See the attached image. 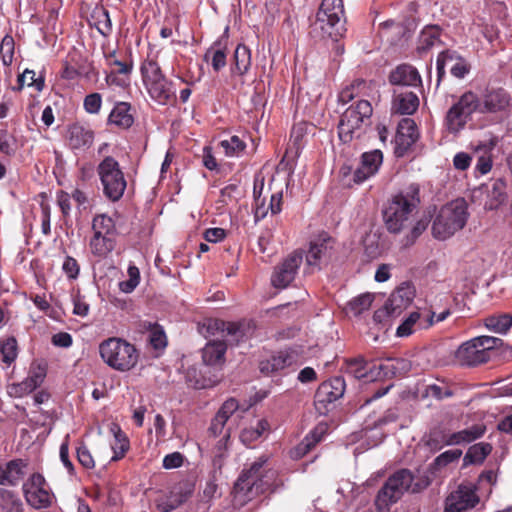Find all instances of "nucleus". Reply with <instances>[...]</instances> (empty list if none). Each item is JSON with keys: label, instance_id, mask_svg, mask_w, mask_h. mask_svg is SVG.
Returning a JSON list of instances; mask_svg holds the SVG:
<instances>
[{"label": "nucleus", "instance_id": "nucleus-46", "mask_svg": "<svg viewBox=\"0 0 512 512\" xmlns=\"http://www.w3.org/2000/svg\"><path fill=\"white\" fill-rule=\"evenodd\" d=\"M373 299L374 296L371 293L361 294L348 302L347 309L353 315L358 316L370 308Z\"/></svg>", "mask_w": 512, "mask_h": 512}, {"label": "nucleus", "instance_id": "nucleus-38", "mask_svg": "<svg viewBox=\"0 0 512 512\" xmlns=\"http://www.w3.org/2000/svg\"><path fill=\"white\" fill-rule=\"evenodd\" d=\"M91 25L94 26L103 37H109L113 31L109 12L103 6H96L93 9L91 13Z\"/></svg>", "mask_w": 512, "mask_h": 512}, {"label": "nucleus", "instance_id": "nucleus-18", "mask_svg": "<svg viewBox=\"0 0 512 512\" xmlns=\"http://www.w3.org/2000/svg\"><path fill=\"white\" fill-rule=\"evenodd\" d=\"M478 502L479 498L472 487L460 485L446 498L445 512H463L475 507Z\"/></svg>", "mask_w": 512, "mask_h": 512}, {"label": "nucleus", "instance_id": "nucleus-50", "mask_svg": "<svg viewBox=\"0 0 512 512\" xmlns=\"http://www.w3.org/2000/svg\"><path fill=\"white\" fill-rule=\"evenodd\" d=\"M0 497L3 501V509H5L6 512L23 511V503L14 492L2 489L0 490Z\"/></svg>", "mask_w": 512, "mask_h": 512}, {"label": "nucleus", "instance_id": "nucleus-21", "mask_svg": "<svg viewBox=\"0 0 512 512\" xmlns=\"http://www.w3.org/2000/svg\"><path fill=\"white\" fill-rule=\"evenodd\" d=\"M334 239L328 234H321L317 239L310 242L306 254V262L309 266L319 267L322 260L329 259L332 255Z\"/></svg>", "mask_w": 512, "mask_h": 512}, {"label": "nucleus", "instance_id": "nucleus-24", "mask_svg": "<svg viewBox=\"0 0 512 512\" xmlns=\"http://www.w3.org/2000/svg\"><path fill=\"white\" fill-rule=\"evenodd\" d=\"M228 28L212 43L204 54V61L210 63L215 72L222 70L227 64Z\"/></svg>", "mask_w": 512, "mask_h": 512}, {"label": "nucleus", "instance_id": "nucleus-37", "mask_svg": "<svg viewBox=\"0 0 512 512\" xmlns=\"http://www.w3.org/2000/svg\"><path fill=\"white\" fill-rule=\"evenodd\" d=\"M227 344L224 341L208 342L202 350V359L207 365L221 364L225 360Z\"/></svg>", "mask_w": 512, "mask_h": 512}, {"label": "nucleus", "instance_id": "nucleus-62", "mask_svg": "<svg viewBox=\"0 0 512 512\" xmlns=\"http://www.w3.org/2000/svg\"><path fill=\"white\" fill-rule=\"evenodd\" d=\"M73 314L81 317H85L89 313V305L85 301L84 296L78 292L73 296Z\"/></svg>", "mask_w": 512, "mask_h": 512}, {"label": "nucleus", "instance_id": "nucleus-43", "mask_svg": "<svg viewBox=\"0 0 512 512\" xmlns=\"http://www.w3.org/2000/svg\"><path fill=\"white\" fill-rule=\"evenodd\" d=\"M111 432L114 434V443L111 445L114 455L111 460L118 461L122 459L129 450L130 442L119 425L113 424Z\"/></svg>", "mask_w": 512, "mask_h": 512}, {"label": "nucleus", "instance_id": "nucleus-9", "mask_svg": "<svg viewBox=\"0 0 512 512\" xmlns=\"http://www.w3.org/2000/svg\"><path fill=\"white\" fill-rule=\"evenodd\" d=\"M27 503L35 509L48 508L52 504V494L45 478L40 473H33L23 485Z\"/></svg>", "mask_w": 512, "mask_h": 512}, {"label": "nucleus", "instance_id": "nucleus-28", "mask_svg": "<svg viewBox=\"0 0 512 512\" xmlns=\"http://www.w3.org/2000/svg\"><path fill=\"white\" fill-rule=\"evenodd\" d=\"M150 97L160 105L176 101L174 84L166 76L146 88Z\"/></svg>", "mask_w": 512, "mask_h": 512}, {"label": "nucleus", "instance_id": "nucleus-53", "mask_svg": "<svg viewBox=\"0 0 512 512\" xmlns=\"http://www.w3.org/2000/svg\"><path fill=\"white\" fill-rule=\"evenodd\" d=\"M102 107V95L98 92L87 94L83 100V108L88 114H98Z\"/></svg>", "mask_w": 512, "mask_h": 512}, {"label": "nucleus", "instance_id": "nucleus-17", "mask_svg": "<svg viewBox=\"0 0 512 512\" xmlns=\"http://www.w3.org/2000/svg\"><path fill=\"white\" fill-rule=\"evenodd\" d=\"M396 490L403 496L406 492L418 493L430 484L427 476L416 478L408 469H400L388 477Z\"/></svg>", "mask_w": 512, "mask_h": 512}, {"label": "nucleus", "instance_id": "nucleus-12", "mask_svg": "<svg viewBox=\"0 0 512 512\" xmlns=\"http://www.w3.org/2000/svg\"><path fill=\"white\" fill-rule=\"evenodd\" d=\"M302 260L303 255L299 251H294L288 255L281 263L275 266L271 276L272 285L279 289L288 287L295 279Z\"/></svg>", "mask_w": 512, "mask_h": 512}, {"label": "nucleus", "instance_id": "nucleus-47", "mask_svg": "<svg viewBox=\"0 0 512 512\" xmlns=\"http://www.w3.org/2000/svg\"><path fill=\"white\" fill-rule=\"evenodd\" d=\"M219 145L228 157H238L246 149V143L236 135L220 141Z\"/></svg>", "mask_w": 512, "mask_h": 512}, {"label": "nucleus", "instance_id": "nucleus-29", "mask_svg": "<svg viewBox=\"0 0 512 512\" xmlns=\"http://www.w3.org/2000/svg\"><path fill=\"white\" fill-rule=\"evenodd\" d=\"M389 82L396 86H418L421 76L418 70L410 64H400L390 72Z\"/></svg>", "mask_w": 512, "mask_h": 512}, {"label": "nucleus", "instance_id": "nucleus-4", "mask_svg": "<svg viewBox=\"0 0 512 512\" xmlns=\"http://www.w3.org/2000/svg\"><path fill=\"white\" fill-rule=\"evenodd\" d=\"M99 353L109 367L120 372L133 369L139 360V352L136 347L118 337H111L101 342Z\"/></svg>", "mask_w": 512, "mask_h": 512}, {"label": "nucleus", "instance_id": "nucleus-14", "mask_svg": "<svg viewBox=\"0 0 512 512\" xmlns=\"http://www.w3.org/2000/svg\"><path fill=\"white\" fill-rule=\"evenodd\" d=\"M419 132L415 121L411 118H403L397 126L394 138V154L397 158L404 157L416 143Z\"/></svg>", "mask_w": 512, "mask_h": 512}, {"label": "nucleus", "instance_id": "nucleus-52", "mask_svg": "<svg viewBox=\"0 0 512 512\" xmlns=\"http://www.w3.org/2000/svg\"><path fill=\"white\" fill-rule=\"evenodd\" d=\"M2 361L10 365L17 357V341L11 337L4 341L1 346Z\"/></svg>", "mask_w": 512, "mask_h": 512}, {"label": "nucleus", "instance_id": "nucleus-44", "mask_svg": "<svg viewBox=\"0 0 512 512\" xmlns=\"http://www.w3.org/2000/svg\"><path fill=\"white\" fill-rule=\"evenodd\" d=\"M491 451L492 445L486 442L470 446L463 459L464 465L482 464Z\"/></svg>", "mask_w": 512, "mask_h": 512}, {"label": "nucleus", "instance_id": "nucleus-25", "mask_svg": "<svg viewBox=\"0 0 512 512\" xmlns=\"http://www.w3.org/2000/svg\"><path fill=\"white\" fill-rule=\"evenodd\" d=\"M110 71L106 73L105 81L109 86H116L126 89L131 84V75L134 68V63L131 58L121 60L114 67H109Z\"/></svg>", "mask_w": 512, "mask_h": 512}, {"label": "nucleus", "instance_id": "nucleus-23", "mask_svg": "<svg viewBox=\"0 0 512 512\" xmlns=\"http://www.w3.org/2000/svg\"><path fill=\"white\" fill-rule=\"evenodd\" d=\"M382 162L383 154L378 149L363 153L361 156V164L354 171L353 181L357 184L363 183L378 172Z\"/></svg>", "mask_w": 512, "mask_h": 512}, {"label": "nucleus", "instance_id": "nucleus-51", "mask_svg": "<svg viewBox=\"0 0 512 512\" xmlns=\"http://www.w3.org/2000/svg\"><path fill=\"white\" fill-rule=\"evenodd\" d=\"M18 82L21 87L23 85H27L29 87H34L39 92L44 88V78H36V73L29 69H26L21 75H19Z\"/></svg>", "mask_w": 512, "mask_h": 512}, {"label": "nucleus", "instance_id": "nucleus-15", "mask_svg": "<svg viewBox=\"0 0 512 512\" xmlns=\"http://www.w3.org/2000/svg\"><path fill=\"white\" fill-rule=\"evenodd\" d=\"M193 489L187 482L174 485L168 493L155 500L156 508L161 512H171L185 503L192 495Z\"/></svg>", "mask_w": 512, "mask_h": 512}, {"label": "nucleus", "instance_id": "nucleus-61", "mask_svg": "<svg viewBox=\"0 0 512 512\" xmlns=\"http://www.w3.org/2000/svg\"><path fill=\"white\" fill-rule=\"evenodd\" d=\"M62 269L68 278L76 279L79 275L80 266L75 258L67 256L63 262Z\"/></svg>", "mask_w": 512, "mask_h": 512}, {"label": "nucleus", "instance_id": "nucleus-45", "mask_svg": "<svg viewBox=\"0 0 512 512\" xmlns=\"http://www.w3.org/2000/svg\"><path fill=\"white\" fill-rule=\"evenodd\" d=\"M322 434L323 429L319 432L318 427L311 431L295 448V457L300 458L310 452L321 441Z\"/></svg>", "mask_w": 512, "mask_h": 512}, {"label": "nucleus", "instance_id": "nucleus-19", "mask_svg": "<svg viewBox=\"0 0 512 512\" xmlns=\"http://www.w3.org/2000/svg\"><path fill=\"white\" fill-rule=\"evenodd\" d=\"M410 369V361L404 358H388L371 365V373L375 374V381L404 376Z\"/></svg>", "mask_w": 512, "mask_h": 512}, {"label": "nucleus", "instance_id": "nucleus-2", "mask_svg": "<svg viewBox=\"0 0 512 512\" xmlns=\"http://www.w3.org/2000/svg\"><path fill=\"white\" fill-rule=\"evenodd\" d=\"M267 459L260 457L248 469H244L234 484L236 496L241 495L244 500L266 492L273 493L283 486V481L277 479V471L266 468Z\"/></svg>", "mask_w": 512, "mask_h": 512}, {"label": "nucleus", "instance_id": "nucleus-32", "mask_svg": "<svg viewBox=\"0 0 512 512\" xmlns=\"http://www.w3.org/2000/svg\"><path fill=\"white\" fill-rule=\"evenodd\" d=\"M27 466L22 459H13L0 467V485L16 486L24 477V468Z\"/></svg>", "mask_w": 512, "mask_h": 512}, {"label": "nucleus", "instance_id": "nucleus-27", "mask_svg": "<svg viewBox=\"0 0 512 512\" xmlns=\"http://www.w3.org/2000/svg\"><path fill=\"white\" fill-rule=\"evenodd\" d=\"M419 107V98L413 91L407 89L394 90L392 111L400 115H412Z\"/></svg>", "mask_w": 512, "mask_h": 512}, {"label": "nucleus", "instance_id": "nucleus-16", "mask_svg": "<svg viewBox=\"0 0 512 512\" xmlns=\"http://www.w3.org/2000/svg\"><path fill=\"white\" fill-rule=\"evenodd\" d=\"M435 312L430 310L411 312L397 327L398 337H408L419 330H427L434 325Z\"/></svg>", "mask_w": 512, "mask_h": 512}, {"label": "nucleus", "instance_id": "nucleus-6", "mask_svg": "<svg viewBox=\"0 0 512 512\" xmlns=\"http://www.w3.org/2000/svg\"><path fill=\"white\" fill-rule=\"evenodd\" d=\"M96 171L104 195L112 202L120 200L126 190L127 181L119 162L112 156H105L97 165Z\"/></svg>", "mask_w": 512, "mask_h": 512}, {"label": "nucleus", "instance_id": "nucleus-26", "mask_svg": "<svg viewBox=\"0 0 512 512\" xmlns=\"http://www.w3.org/2000/svg\"><path fill=\"white\" fill-rule=\"evenodd\" d=\"M94 131L83 124L73 123L67 130V142L72 150H85L94 142Z\"/></svg>", "mask_w": 512, "mask_h": 512}, {"label": "nucleus", "instance_id": "nucleus-39", "mask_svg": "<svg viewBox=\"0 0 512 512\" xmlns=\"http://www.w3.org/2000/svg\"><path fill=\"white\" fill-rule=\"evenodd\" d=\"M251 67V52L244 44H238L233 55L231 72L237 75H245Z\"/></svg>", "mask_w": 512, "mask_h": 512}, {"label": "nucleus", "instance_id": "nucleus-8", "mask_svg": "<svg viewBox=\"0 0 512 512\" xmlns=\"http://www.w3.org/2000/svg\"><path fill=\"white\" fill-rule=\"evenodd\" d=\"M373 109L369 101L359 100L348 107L341 116L338 124V134L342 142H350L354 134L364 125H368Z\"/></svg>", "mask_w": 512, "mask_h": 512}, {"label": "nucleus", "instance_id": "nucleus-10", "mask_svg": "<svg viewBox=\"0 0 512 512\" xmlns=\"http://www.w3.org/2000/svg\"><path fill=\"white\" fill-rule=\"evenodd\" d=\"M414 293L410 287H399L385 302L383 308L374 313V320L382 322L388 317L399 316L413 301Z\"/></svg>", "mask_w": 512, "mask_h": 512}, {"label": "nucleus", "instance_id": "nucleus-22", "mask_svg": "<svg viewBox=\"0 0 512 512\" xmlns=\"http://www.w3.org/2000/svg\"><path fill=\"white\" fill-rule=\"evenodd\" d=\"M456 359L460 364L466 366H477L486 363L490 359V354L485 349L478 346L474 338L463 343L456 351Z\"/></svg>", "mask_w": 512, "mask_h": 512}, {"label": "nucleus", "instance_id": "nucleus-31", "mask_svg": "<svg viewBox=\"0 0 512 512\" xmlns=\"http://www.w3.org/2000/svg\"><path fill=\"white\" fill-rule=\"evenodd\" d=\"M510 102L509 94L503 88L487 89L483 96L481 112H498L504 110Z\"/></svg>", "mask_w": 512, "mask_h": 512}, {"label": "nucleus", "instance_id": "nucleus-40", "mask_svg": "<svg viewBox=\"0 0 512 512\" xmlns=\"http://www.w3.org/2000/svg\"><path fill=\"white\" fill-rule=\"evenodd\" d=\"M485 327L498 334H507L512 327V313H495L484 318Z\"/></svg>", "mask_w": 512, "mask_h": 512}, {"label": "nucleus", "instance_id": "nucleus-42", "mask_svg": "<svg viewBox=\"0 0 512 512\" xmlns=\"http://www.w3.org/2000/svg\"><path fill=\"white\" fill-rule=\"evenodd\" d=\"M346 372L355 379L375 381V374L371 373V367L367 368V362L363 357L346 360Z\"/></svg>", "mask_w": 512, "mask_h": 512}, {"label": "nucleus", "instance_id": "nucleus-30", "mask_svg": "<svg viewBox=\"0 0 512 512\" xmlns=\"http://www.w3.org/2000/svg\"><path fill=\"white\" fill-rule=\"evenodd\" d=\"M117 231H110L109 234L93 233L89 241L91 253L99 258H105L116 247Z\"/></svg>", "mask_w": 512, "mask_h": 512}, {"label": "nucleus", "instance_id": "nucleus-33", "mask_svg": "<svg viewBox=\"0 0 512 512\" xmlns=\"http://www.w3.org/2000/svg\"><path fill=\"white\" fill-rule=\"evenodd\" d=\"M132 106L128 102H117L111 110L107 122L121 129H129L134 123Z\"/></svg>", "mask_w": 512, "mask_h": 512}, {"label": "nucleus", "instance_id": "nucleus-59", "mask_svg": "<svg viewBox=\"0 0 512 512\" xmlns=\"http://www.w3.org/2000/svg\"><path fill=\"white\" fill-rule=\"evenodd\" d=\"M77 460L85 469H93L95 467V461L91 455V452L84 443H81L77 449Z\"/></svg>", "mask_w": 512, "mask_h": 512}, {"label": "nucleus", "instance_id": "nucleus-58", "mask_svg": "<svg viewBox=\"0 0 512 512\" xmlns=\"http://www.w3.org/2000/svg\"><path fill=\"white\" fill-rule=\"evenodd\" d=\"M149 342L155 349H161L167 345L166 334L158 325H154V327L151 329Z\"/></svg>", "mask_w": 512, "mask_h": 512}, {"label": "nucleus", "instance_id": "nucleus-36", "mask_svg": "<svg viewBox=\"0 0 512 512\" xmlns=\"http://www.w3.org/2000/svg\"><path fill=\"white\" fill-rule=\"evenodd\" d=\"M401 498V494L390 480L387 479L376 495L375 505L378 510H388L391 505L398 502Z\"/></svg>", "mask_w": 512, "mask_h": 512}, {"label": "nucleus", "instance_id": "nucleus-7", "mask_svg": "<svg viewBox=\"0 0 512 512\" xmlns=\"http://www.w3.org/2000/svg\"><path fill=\"white\" fill-rule=\"evenodd\" d=\"M481 106L479 97L472 91L463 93L447 111L444 125L449 133L457 134L466 126L472 114Z\"/></svg>", "mask_w": 512, "mask_h": 512}, {"label": "nucleus", "instance_id": "nucleus-20", "mask_svg": "<svg viewBox=\"0 0 512 512\" xmlns=\"http://www.w3.org/2000/svg\"><path fill=\"white\" fill-rule=\"evenodd\" d=\"M345 388L346 383L343 377H332L322 382L317 388L315 392V403L326 407L327 404L340 399L344 395Z\"/></svg>", "mask_w": 512, "mask_h": 512}, {"label": "nucleus", "instance_id": "nucleus-35", "mask_svg": "<svg viewBox=\"0 0 512 512\" xmlns=\"http://www.w3.org/2000/svg\"><path fill=\"white\" fill-rule=\"evenodd\" d=\"M441 31L438 25L425 26L418 36L416 51L419 54L427 53L435 45L440 44Z\"/></svg>", "mask_w": 512, "mask_h": 512}, {"label": "nucleus", "instance_id": "nucleus-64", "mask_svg": "<svg viewBox=\"0 0 512 512\" xmlns=\"http://www.w3.org/2000/svg\"><path fill=\"white\" fill-rule=\"evenodd\" d=\"M238 407V401L234 398H230L222 404L217 414L221 415L226 421H228V419L234 414V412L237 411Z\"/></svg>", "mask_w": 512, "mask_h": 512}, {"label": "nucleus", "instance_id": "nucleus-3", "mask_svg": "<svg viewBox=\"0 0 512 512\" xmlns=\"http://www.w3.org/2000/svg\"><path fill=\"white\" fill-rule=\"evenodd\" d=\"M345 23L343 0H322L310 34L315 38L338 41L346 32Z\"/></svg>", "mask_w": 512, "mask_h": 512}, {"label": "nucleus", "instance_id": "nucleus-41", "mask_svg": "<svg viewBox=\"0 0 512 512\" xmlns=\"http://www.w3.org/2000/svg\"><path fill=\"white\" fill-rule=\"evenodd\" d=\"M140 73L145 88L165 77L156 59H145L140 65Z\"/></svg>", "mask_w": 512, "mask_h": 512}, {"label": "nucleus", "instance_id": "nucleus-54", "mask_svg": "<svg viewBox=\"0 0 512 512\" xmlns=\"http://www.w3.org/2000/svg\"><path fill=\"white\" fill-rule=\"evenodd\" d=\"M14 39L10 35L3 37L0 44V55L4 65H10L14 55Z\"/></svg>", "mask_w": 512, "mask_h": 512}, {"label": "nucleus", "instance_id": "nucleus-55", "mask_svg": "<svg viewBox=\"0 0 512 512\" xmlns=\"http://www.w3.org/2000/svg\"><path fill=\"white\" fill-rule=\"evenodd\" d=\"M35 384L29 378L24 379L20 383L12 384L9 387V394L13 397L21 398L25 395L30 394L35 390Z\"/></svg>", "mask_w": 512, "mask_h": 512}, {"label": "nucleus", "instance_id": "nucleus-56", "mask_svg": "<svg viewBox=\"0 0 512 512\" xmlns=\"http://www.w3.org/2000/svg\"><path fill=\"white\" fill-rule=\"evenodd\" d=\"M486 431V427L482 424L473 425L467 429L461 430V442L463 443H471L476 439L481 438Z\"/></svg>", "mask_w": 512, "mask_h": 512}, {"label": "nucleus", "instance_id": "nucleus-5", "mask_svg": "<svg viewBox=\"0 0 512 512\" xmlns=\"http://www.w3.org/2000/svg\"><path fill=\"white\" fill-rule=\"evenodd\" d=\"M467 217V204L463 199L445 205L433 222V236L439 240L447 239L465 226Z\"/></svg>", "mask_w": 512, "mask_h": 512}, {"label": "nucleus", "instance_id": "nucleus-57", "mask_svg": "<svg viewBox=\"0 0 512 512\" xmlns=\"http://www.w3.org/2000/svg\"><path fill=\"white\" fill-rule=\"evenodd\" d=\"M461 455L462 451L459 449L447 450L438 455L435 458L433 464L438 468L445 467L448 464L458 460L461 457Z\"/></svg>", "mask_w": 512, "mask_h": 512}, {"label": "nucleus", "instance_id": "nucleus-11", "mask_svg": "<svg viewBox=\"0 0 512 512\" xmlns=\"http://www.w3.org/2000/svg\"><path fill=\"white\" fill-rule=\"evenodd\" d=\"M447 61H454V64L450 67V73L457 79L465 78L471 71L470 63L463 56L454 50L446 49L440 52L436 59L437 86L446 76Z\"/></svg>", "mask_w": 512, "mask_h": 512}, {"label": "nucleus", "instance_id": "nucleus-1", "mask_svg": "<svg viewBox=\"0 0 512 512\" xmlns=\"http://www.w3.org/2000/svg\"><path fill=\"white\" fill-rule=\"evenodd\" d=\"M420 202V186L417 183L404 187L388 199L382 210L388 232L399 234L409 227Z\"/></svg>", "mask_w": 512, "mask_h": 512}, {"label": "nucleus", "instance_id": "nucleus-60", "mask_svg": "<svg viewBox=\"0 0 512 512\" xmlns=\"http://www.w3.org/2000/svg\"><path fill=\"white\" fill-rule=\"evenodd\" d=\"M430 217L423 216L413 225L410 234L407 236V242L413 243L428 227Z\"/></svg>", "mask_w": 512, "mask_h": 512}, {"label": "nucleus", "instance_id": "nucleus-34", "mask_svg": "<svg viewBox=\"0 0 512 512\" xmlns=\"http://www.w3.org/2000/svg\"><path fill=\"white\" fill-rule=\"evenodd\" d=\"M294 361V356L287 351H279L276 355L259 363V370L263 375L269 376L288 366Z\"/></svg>", "mask_w": 512, "mask_h": 512}, {"label": "nucleus", "instance_id": "nucleus-13", "mask_svg": "<svg viewBox=\"0 0 512 512\" xmlns=\"http://www.w3.org/2000/svg\"><path fill=\"white\" fill-rule=\"evenodd\" d=\"M208 329H215L221 331L227 336V341L230 345H238L241 342L249 339L253 332L254 327L250 321L239 322H226L219 319L210 320Z\"/></svg>", "mask_w": 512, "mask_h": 512}, {"label": "nucleus", "instance_id": "nucleus-63", "mask_svg": "<svg viewBox=\"0 0 512 512\" xmlns=\"http://www.w3.org/2000/svg\"><path fill=\"white\" fill-rule=\"evenodd\" d=\"M474 341H476L478 346L485 349V352L488 353L491 349L496 348L502 344V340L500 338L486 335L475 337Z\"/></svg>", "mask_w": 512, "mask_h": 512}, {"label": "nucleus", "instance_id": "nucleus-48", "mask_svg": "<svg viewBox=\"0 0 512 512\" xmlns=\"http://www.w3.org/2000/svg\"><path fill=\"white\" fill-rule=\"evenodd\" d=\"M505 188V183L500 179L493 183L492 189L489 192L490 200L487 203L489 209H496L499 205L506 201L507 194L505 192Z\"/></svg>", "mask_w": 512, "mask_h": 512}, {"label": "nucleus", "instance_id": "nucleus-49", "mask_svg": "<svg viewBox=\"0 0 512 512\" xmlns=\"http://www.w3.org/2000/svg\"><path fill=\"white\" fill-rule=\"evenodd\" d=\"M93 233L109 234L110 231H117L115 221L107 214H96L92 219Z\"/></svg>", "mask_w": 512, "mask_h": 512}]
</instances>
